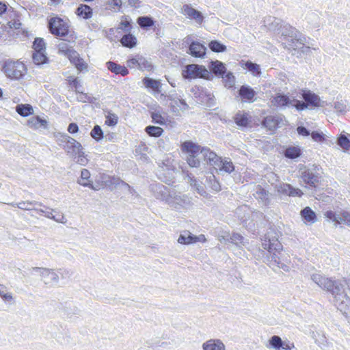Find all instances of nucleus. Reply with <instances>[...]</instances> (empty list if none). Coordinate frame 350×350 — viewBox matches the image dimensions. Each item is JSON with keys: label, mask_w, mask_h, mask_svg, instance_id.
Here are the masks:
<instances>
[{"label": "nucleus", "mask_w": 350, "mask_h": 350, "mask_svg": "<svg viewBox=\"0 0 350 350\" xmlns=\"http://www.w3.org/2000/svg\"><path fill=\"white\" fill-rule=\"evenodd\" d=\"M310 278L320 288L331 292L334 296V306L346 318H349L350 317V299L340 292L342 290V284L319 273L312 274Z\"/></svg>", "instance_id": "f257e3e1"}, {"label": "nucleus", "mask_w": 350, "mask_h": 350, "mask_svg": "<svg viewBox=\"0 0 350 350\" xmlns=\"http://www.w3.org/2000/svg\"><path fill=\"white\" fill-rule=\"evenodd\" d=\"M262 247L264 250L262 251L263 261L275 271V265H279L281 260L282 245L277 238L266 234Z\"/></svg>", "instance_id": "f03ea898"}, {"label": "nucleus", "mask_w": 350, "mask_h": 350, "mask_svg": "<svg viewBox=\"0 0 350 350\" xmlns=\"http://www.w3.org/2000/svg\"><path fill=\"white\" fill-rule=\"evenodd\" d=\"M279 33L281 34L284 40L291 42L288 44V49L293 48L295 49L297 43L304 44L306 41V37L303 36L299 31L287 23H283L281 27H280Z\"/></svg>", "instance_id": "7ed1b4c3"}, {"label": "nucleus", "mask_w": 350, "mask_h": 350, "mask_svg": "<svg viewBox=\"0 0 350 350\" xmlns=\"http://www.w3.org/2000/svg\"><path fill=\"white\" fill-rule=\"evenodd\" d=\"M2 70L11 80H20L27 74L26 66L21 62L8 60L3 64Z\"/></svg>", "instance_id": "20e7f679"}, {"label": "nucleus", "mask_w": 350, "mask_h": 350, "mask_svg": "<svg viewBox=\"0 0 350 350\" xmlns=\"http://www.w3.org/2000/svg\"><path fill=\"white\" fill-rule=\"evenodd\" d=\"M183 152L187 153V162L191 167H198L200 164V159H202L200 146L191 142L187 141L181 146Z\"/></svg>", "instance_id": "39448f33"}, {"label": "nucleus", "mask_w": 350, "mask_h": 350, "mask_svg": "<svg viewBox=\"0 0 350 350\" xmlns=\"http://www.w3.org/2000/svg\"><path fill=\"white\" fill-rule=\"evenodd\" d=\"M31 272L37 273L40 275L41 281L47 287H54L59 282V276L56 269L36 267L31 268Z\"/></svg>", "instance_id": "423d86ee"}, {"label": "nucleus", "mask_w": 350, "mask_h": 350, "mask_svg": "<svg viewBox=\"0 0 350 350\" xmlns=\"http://www.w3.org/2000/svg\"><path fill=\"white\" fill-rule=\"evenodd\" d=\"M166 203L176 211L188 208L191 204V198L185 194L172 190Z\"/></svg>", "instance_id": "0eeeda50"}, {"label": "nucleus", "mask_w": 350, "mask_h": 350, "mask_svg": "<svg viewBox=\"0 0 350 350\" xmlns=\"http://www.w3.org/2000/svg\"><path fill=\"white\" fill-rule=\"evenodd\" d=\"M185 79H191L196 78L209 79L211 72L204 66L198 64H189L183 71Z\"/></svg>", "instance_id": "6e6552de"}, {"label": "nucleus", "mask_w": 350, "mask_h": 350, "mask_svg": "<svg viewBox=\"0 0 350 350\" xmlns=\"http://www.w3.org/2000/svg\"><path fill=\"white\" fill-rule=\"evenodd\" d=\"M48 27L51 33L58 37H64L69 33L67 23L59 17L51 18L49 21Z\"/></svg>", "instance_id": "1a4fd4ad"}, {"label": "nucleus", "mask_w": 350, "mask_h": 350, "mask_svg": "<svg viewBox=\"0 0 350 350\" xmlns=\"http://www.w3.org/2000/svg\"><path fill=\"white\" fill-rule=\"evenodd\" d=\"M60 141L64 149L68 153L72 154V155L78 154L79 157H81L83 154L81 144L68 135H62Z\"/></svg>", "instance_id": "9d476101"}, {"label": "nucleus", "mask_w": 350, "mask_h": 350, "mask_svg": "<svg viewBox=\"0 0 350 350\" xmlns=\"http://www.w3.org/2000/svg\"><path fill=\"white\" fill-rule=\"evenodd\" d=\"M167 97L168 100L170 101V105L174 112L188 109L189 105L183 99L182 96L176 91L170 92Z\"/></svg>", "instance_id": "9b49d317"}, {"label": "nucleus", "mask_w": 350, "mask_h": 350, "mask_svg": "<svg viewBox=\"0 0 350 350\" xmlns=\"http://www.w3.org/2000/svg\"><path fill=\"white\" fill-rule=\"evenodd\" d=\"M316 167L308 168L304 167L300 169L301 178L302 180L312 187H316V184L319 182V176L316 172Z\"/></svg>", "instance_id": "f8f14e48"}, {"label": "nucleus", "mask_w": 350, "mask_h": 350, "mask_svg": "<svg viewBox=\"0 0 350 350\" xmlns=\"http://www.w3.org/2000/svg\"><path fill=\"white\" fill-rule=\"evenodd\" d=\"M324 215L335 225L345 224L350 226V213L347 211L336 213L332 211H327Z\"/></svg>", "instance_id": "ddd939ff"}, {"label": "nucleus", "mask_w": 350, "mask_h": 350, "mask_svg": "<svg viewBox=\"0 0 350 350\" xmlns=\"http://www.w3.org/2000/svg\"><path fill=\"white\" fill-rule=\"evenodd\" d=\"M149 189L157 199L167 202L172 190L161 183H154L150 185Z\"/></svg>", "instance_id": "4468645a"}, {"label": "nucleus", "mask_w": 350, "mask_h": 350, "mask_svg": "<svg viewBox=\"0 0 350 350\" xmlns=\"http://www.w3.org/2000/svg\"><path fill=\"white\" fill-rule=\"evenodd\" d=\"M293 101L287 95L280 93L275 94L270 99L271 106L280 109H284L293 105Z\"/></svg>", "instance_id": "2eb2a0df"}, {"label": "nucleus", "mask_w": 350, "mask_h": 350, "mask_svg": "<svg viewBox=\"0 0 350 350\" xmlns=\"http://www.w3.org/2000/svg\"><path fill=\"white\" fill-rule=\"evenodd\" d=\"M186 42H190L189 47V53L195 57H204L206 55V46L196 41H192L191 37L188 36L186 38Z\"/></svg>", "instance_id": "dca6fc26"}, {"label": "nucleus", "mask_w": 350, "mask_h": 350, "mask_svg": "<svg viewBox=\"0 0 350 350\" xmlns=\"http://www.w3.org/2000/svg\"><path fill=\"white\" fill-rule=\"evenodd\" d=\"M182 12L188 18L194 20L198 24H201L203 22L204 16L202 14L200 11L192 8L190 5H183Z\"/></svg>", "instance_id": "f3484780"}, {"label": "nucleus", "mask_w": 350, "mask_h": 350, "mask_svg": "<svg viewBox=\"0 0 350 350\" xmlns=\"http://www.w3.org/2000/svg\"><path fill=\"white\" fill-rule=\"evenodd\" d=\"M301 97L308 105V107L321 106L320 97L310 90H301Z\"/></svg>", "instance_id": "a211bd4d"}, {"label": "nucleus", "mask_w": 350, "mask_h": 350, "mask_svg": "<svg viewBox=\"0 0 350 350\" xmlns=\"http://www.w3.org/2000/svg\"><path fill=\"white\" fill-rule=\"evenodd\" d=\"M200 151L202 157L204 161H206L208 164L215 168L217 165L219 163L218 162L221 157L207 148H202L200 146Z\"/></svg>", "instance_id": "6ab92c4d"}, {"label": "nucleus", "mask_w": 350, "mask_h": 350, "mask_svg": "<svg viewBox=\"0 0 350 350\" xmlns=\"http://www.w3.org/2000/svg\"><path fill=\"white\" fill-rule=\"evenodd\" d=\"M256 94V92L247 85H242L239 90V94L244 102L253 103Z\"/></svg>", "instance_id": "aec40b11"}, {"label": "nucleus", "mask_w": 350, "mask_h": 350, "mask_svg": "<svg viewBox=\"0 0 350 350\" xmlns=\"http://www.w3.org/2000/svg\"><path fill=\"white\" fill-rule=\"evenodd\" d=\"M219 163L215 167V170H219L220 172H225L226 173L230 174L234 170V166L231 161V159L229 158L225 157L222 159L221 157Z\"/></svg>", "instance_id": "412c9836"}, {"label": "nucleus", "mask_w": 350, "mask_h": 350, "mask_svg": "<svg viewBox=\"0 0 350 350\" xmlns=\"http://www.w3.org/2000/svg\"><path fill=\"white\" fill-rule=\"evenodd\" d=\"M282 118L277 116H268L262 121V125L269 131L275 130L279 125Z\"/></svg>", "instance_id": "4be33fe9"}, {"label": "nucleus", "mask_w": 350, "mask_h": 350, "mask_svg": "<svg viewBox=\"0 0 350 350\" xmlns=\"http://www.w3.org/2000/svg\"><path fill=\"white\" fill-rule=\"evenodd\" d=\"M300 215L306 223L314 224L317 221L316 213L309 206L303 208Z\"/></svg>", "instance_id": "5701e85b"}, {"label": "nucleus", "mask_w": 350, "mask_h": 350, "mask_svg": "<svg viewBox=\"0 0 350 350\" xmlns=\"http://www.w3.org/2000/svg\"><path fill=\"white\" fill-rule=\"evenodd\" d=\"M204 350H225V345L219 340L211 339L202 345Z\"/></svg>", "instance_id": "b1692460"}, {"label": "nucleus", "mask_w": 350, "mask_h": 350, "mask_svg": "<svg viewBox=\"0 0 350 350\" xmlns=\"http://www.w3.org/2000/svg\"><path fill=\"white\" fill-rule=\"evenodd\" d=\"M242 68L248 70L254 77H259L261 75L260 66L251 61L241 63Z\"/></svg>", "instance_id": "393cba45"}, {"label": "nucleus", "mask_w": 350, "mask_h": 350, "mask_svg": "<svg viewBox=\"0 0 350 350\" xmlns=\"http://www.w3.org/2000/svg\"><path fill=\"white\" fill-rule=\"evenodd\" d=\"M107 68L112 72L118 75L120 74L122 76H126L129 74L128 69L123 66L113 62H107Z\"/></svg>", "instance_id": "a878e982"}, {"label": "nucleus", "mask_w": 350, "mask_h": 350, "mask_svg": "<svg viewBox=\"0 0 350 350\" xmlns=\"http://www.w3.org/2000/svg\"><path fill=\"white\" fill-rule=\"evenodd\" d=\"M210 70L217 76H223L226 71L224 64L219 61L211 62L209 66Z\"/></svg>", "instance_id": "bb28decb"}, {"label": "nucleus", "mask_w": 350, "mask_h": 350, "mask_svg": "<svg viewBox=\"0 0 350 350\" xmlns=\"http://www.w3.org/2000/svg\"><path fill=\"white\" fill-rule=\"evenodd\" d=\"M283 21L278 18L269 16L265 21V25L268 27L269 29L275 31L280 30V27L283 24Z\"/></svg>", "instance_id": "cd10ccee"}, {"label": "nucleus", "mask_w": 350, "mask_h": 350, "mask_svg": "<svg viewBox=\"0 0 350 350\" xmlns=\"http://www.w3.org/2000/svg\"><path fill=\"white\" fill-rule=\"evenodd\" d=\"M77 16L83 19H89L92 16V9L86 4H81L76 10Z\"/></svg>", "instance_id": "c85d7f7f"}, {"label": "nucleus", "mask_w": 350, "mask_h": 350, "mask_svg": "<svg viewBox=\"0 0 350 350\" xmlns=\"http://www.w3.org/2000/svg\"><path fill=\"white\" fill-rule=\"evenodd\" d=\"M269 192L260 185L256 187L255 193H254V197L256 199L261 200L264 205H267L269 202Z\"/></svg>", "instance_id": "c756f323"}, {"label": "nucleus", "mask_w": 350, "mask_h": 350, "mask_svg": "<svg viewBox=\"0 0 350 350\" xmlns=\"http://www.w3.org/2000/svg\"><path fill=\"white\" fill-rule=\"evenodd\" d=\"M137 23L142 29L148 30L154 25V21L150 16H144L137 18Z\"/></svg>", "instance_id": "7c9ffc66"}, {"label": "nucleus", "mask_w": 350, "mask_h": 350, "mask_svg": "<svg viewBox=\"0 0 350 350\" xmlns=\"http://www.w3.org/2000/svg\"><path fill=\"white\" fill-rule=\"evenodd\" d=\"M28 125L34 129H46L47 126V122L46 120L41 119L38 116H33L28 120Z\"/></svg>", "instance_id": "2f4dec72"}, {"label": "nucleus", "mask_w": 350, "mask_h": 350, "mask_svg": "<svg viewBox=\"0 0 350 350\" xmlns=\"http://www.w3.org/2000/svg\"><path fill=\"white\" fill-rule=\"evenodd\" d=\"M248 116L247 113L239 111L234 116V122L239 126L245 127L249 124Z\"/></svg>", "instance_id": "473e14b6"}, {"label": "nucleus", "mask_w": 350, "mask_h": 350, "mask_svg": "<svg viewBox=\"0 0 350 350\" xmlns=\"http://www.w3.org/2000/svg\"><path fill=\"white\" fill-rule=\"evenodd\" d=\"M120 42L122 44V46L128 48H133L137 44V39L136 38L130 33L125 34L122 36V38L120 40Z\"/></svg>", "instance_id": "72a5a7b5"}, {"label": "nucleus", "mask_w": 350, "mask_h": 350, "mask_svg": "<svg viewBox=\"0 0 350 350\" xmlns=\"http://www.w3.org/2000/svg\"><path fill=\"white\" fill-rule=\"evenodd\" d=\"M143 82L146 88H150L157 92H161L160 89L161 87V84L159 81L153 79L152 78L145 77L143 79Z\"/></svg>", "instance_id": "f704fd0d"}, {"label": "nucleus", "mask_w": 350, "mask_h": 350, "mask_svg": "<svg viewBox=\"0 0 350 350\" xmlns=\"http://www.w3.org/2000/svg\"><path fill=\"white\" fill-rule=\"evenodd\" d=\"M15 205L20 209L30 211L33 210L35 206H42V204L37 201H22L16 203Z\"/></svg>", "instance_id": "c9c22d12"}, {"label": "nucleus", "mask_w": 350, "mask_h": 350, "mask_svg": "<svg viewBox=\"0 0 350 350\" xmlns=\"http://www.w3.org/2000/svg\"><path fill=\"white\" fill-rule=\"evenodd\" d=\"M16 111L19 115L26 117L33 113V108L29 104H20L16 106Z\"/></svg>", "instance_id": "e433bc0d"}, {"label": "nucleus", "mask_w": 350, "mask_h": 350, "mask_svg": "<svg viewBox=\"0 0 350 350\" xmlns=\"http://www.w3.org/2000/svg\"><path fill=\"white\" fill-rule=\"evenodd\" d=\"M178 243L181 244H190L196 243V235L192 234L189 232H184L181 234L178 239Z\"/></svg>", "instance_id": "4c0bfd02"}, {"label": "nucleus", "mask_w": 350, "mask_h": 350, "mask_svg": "<svg viewBox=\"0 0 350 350\" xmlns=\"http://www.w3.org/2000/svg\"><path fill=\"white\" fill-rule=\"evenodd\" d=\"M32 59L33 63L38 66L44 64L48 62V57L46 56L44 52L33 53Z\"/></svg>", "instance_id": "58836bf2"}, {"label": "nucleus", "mask_w": 350, "mask_h": 350, "mask_svg": "<svg viewBox=\"0 0 350 350\" xmlns=\"http://www.w3.org/2000/svg\"><path fill=\"white\" fill-rule=\"evenodd\" d=\"M301 155V149L298 147L291 146L284 151V156L288 159H295Z\"/></svg>", "instance_id": "ea45409f"}, {"label": "nucleus", "mask_w": 350, "mask_h": 350, "mask_svg": "<svg viewBox=\"0 0 350 350\" xmlns=\"http://www.w3.org/2000/svg\"><path fill=\"white\" fill-rule=\"evenodd\" d=\"M225 87L232 88L235 83V77L231 72H226L221 76Z\"/></svg>", "instance_id": "a19ab883"}, {"label": "nucleus", "mask_w": 350, "mask_h": 350, "mask_svg": "<svg viewBox=\"0 0 350 350\" xmlns=\"http://www.w3.org/2000/svg\"><path fill=\"white\" fill-rule=\"evenodd\" d=\"M145 131L149 136L157 137L161 135L163 130L159 126L150 125L146 127Z\"/></svg>", "instance_id": "79ce46f5"}, {"label": "nucleus", "mask_w": 350, "mask_h": 350, "mask_svg": "<svg viewBox=\"0 0 350 350\" xmlns=\"http://www.w3.org/2000/svg\"><path fill=\"white\" fill-rule=\"evenodd\" d=\"M208 46L211 51L217 53L224 52L226 50V46L217 40L211 41Z\"/></svg>", "instance_id": "37998d69"}, {"label": "nucleus", "mask_w": 350, "mask_h": 350, "mask_svg": "<svg viewBox=\"0 0 350 350\" xmlns=\"http://www.w3.org/2000/svg\"><path fill=\"white\" fill-rule=\"evenodd\" d=\"M91 137L99 142L103 138V131L99 125H95L90 132Z\"/></svg>", "instance_id": "c03bdc74"}, {"label": "nucleus", "mask_w": 350, "mask_h": 350, "mask_svg": "<svg viewBox=\"0 0 350 350\" xmlns=\"http://www.w3.org/2000/svg\"><path fill=\"white\" fill-rule=\"evenodd\" d=\"M337 144L345 150H349L350 148V140L345 135L341 134L338 137Z\"/></svg>", "instance_id": "a18cd8bd"}, {"label": "nucleus", "mask_w": 350, "mask_h": 350, "mask_svg": "<svg viewBox=\"0 0 350 350\" xmlns=\"http://www.w3.org/2000/svg\"><path fill=\"white\" fill-rule=\"evenodd\" d=\"M33 53L37 52H44L45 51V43L42 38H36L33 43Z\"/></svg>", "instance_id": "49530a36"}, {"label": "nucleus", "mask_w": 350, "mask_h": 350, "mask_svg": "<svg viewBox=\"0 0 350 350\" xmlns=\"http://www.w3.org/2000/svg\"><path fill=\"white\" fill-rule=\"evenodd\" d=\"M106 4V9L113 10L116 12L121 8L122 0H107Z\"/></svg>", "instance_id": "de8ad7c7"}, {"label": "nucleus", "mask_w": 350, "mask_h": 350, "mask_svg": "<svg viewBox=\"0 0 350 350\" xmlns=\"http://www.w3.org/2000/svg\"><path fill=\"white\" fill-rule=\"evenodd\" d=\"M269 345L275 349H280L281 347H283V341L280 336H273L269 340Z\"/></svg>", "instance_id": "09e8293b"}, {"label": "nucleus", "mask_w": 350, "mask_h": 350, "mask_svg": "<svg viewBox=\"0 0 350 350\" xmlns=\"http://www.w3.org/2000/svg\"><path fill=\"white\" fill-rule=\"evenodd\" d=\"M56 270L59 274V278H61L62 280L68 279L73 274V271L69 269L62 268V269H57Z\"/></svg>", "instance_id": "8fccbe9b"}, {"label": "nucleus", "mask_w": 350, "mask_h": 350, "mask_svg": "<svg viewBox=\"0 0 350 350\" xmlns=\"http://www.w3.org/2000/svg\"><path fill=\"white\" fill-rule=\"evenodd\" d=\"M293 101L292 107H294L298 111H303L308 108V105L306 104V101L299 100L297 99H291Z\"/></svg>", "instance_id": "3c124183"}, {"label": "nucleus", "mask_w": 350, "mask_h": 350, "mask_svg": "<svg viewBox=\"0 0 350 350\" xmlns=\"http://www.w3.org/2000/svg\"><path fill=\"white\" fill-rule=\"evenodd\" d=\"M118 118L114 113H109L106 116L105 124L108 126H115L118 123Z\"/></svg>", "instance_id": "603ef678"}, {"label": "nucleus", "mask_w": 350, "mask_h": 350, "mask_svg": "<svg viewBox=\"0 0 350 350\" xmlns=\"http://www.w3.org/2000/svg\"><path fill=\"white\" fill-rule=\"evenodd\" d=\"M59 53L66 55L68 53L72 48L69 46V45L64 41L59 42L57 45Z\"/></svg>", "instance_id": "864d4df0"}, {"label": "nucleus", "mask_w": 350, "mask_h": 350, "mask_svg": "<svg viewBox=\"0 0 350 350\" xmlns=\"http://www.w3.org/2000/svg\"><path fill=\"white\" fill-rule=\"evenodd\" d=\"M90 178V173L87 169H83L81 172V177L77 183L82 186H88L87 183L83 182V179H89Z\"/></svg>", "instance_id": "5fc2aeb1"}, {"label": "nucleus", "mask_w": 350, "mask_h": 350, "mask_svg": "<svg viewBox=\"0 0 350 350\" xmlns=\"http://www.w3.org/2000/svg\"><path fill=\"white\" fill-rule=\"evenodd\" d=\"M118 29H121L125 32L129 33L131 29V22L126 18L120 22Z\"/></svg>", "instance_id": "6e6d98bb"}, {"label": "nucleus", "mask_w": 350, "mask_h": 350, "mask_svg": "<svg viewBox=\"0 0 350 350\" xmlns=\"http://www.w3.org/2000/svg\"><path fill=\"white\" fill-rule=\"evenodd\" d=\"M151 117L152 121L156 124L163 125L165 123V118L158 112L152 113Z\"/></svg>", "instance_id": "4d7b16f0"}, {"label": "nucleus", "mask_w": 350, "mask_h": 350, "mask_svg": "<svg viewBox=\"0 0 350 350\" xmlns=\"http://www.w3.org/2000/svg\"><path fill=\"white\" fill-rule=\"evenodd\" d=\"M290 189L291 185L287 183L280 184L279 185L277 186L278 191L283 194L288 195Z\"/></svg>", "instance_id": "13d9d810"}, {"label": "nucleus", "mask_w": 350, "mask_h": 350, "mask_svg": "<svg viewBox=\"0 0 350 350\" xmlns=\"http://www.w3.org/2000/svg\"><path fill=\"white\" fill-rule=\"evenodd\" d=\"M336 282L342 284L341 286H342V290L340 292L343 293L349 299H350L348 297L345 289V286H347V289L350 291V278L342 280H336Z\"/></svg>", "instance_id": "bf43d9fd"}, {"label": "nucleus", "mask_w": 350, "mask_h": 350, "mask_svg": "<svg viewBox=\"0 0 350 350\" xmlns=\"http://www.w3.org/2000/svg\"><path fill=\"white\" fill-rule=\"evenodd\" d=\"M312 139L315 142H322L325 139L324 134L319 131H312L310 133Z\"/></svg>", "instance_id": "052dcab7"}, {"label": "nucleus", "mask_w": 350, "mask_h": 350, "mask_svg": "<svg viewBox=\"0 0 350 350\" xmlns=\"http://www.w3.org/2000/svg\"><path fill=\"white\" fill-rule=\"evenodd\" d=\"M55 213V215H53V217L51 219H53L54 221L62 224H65L67 220L63 213L57 212V211L56 213Z\"/></svg>", "instance_id": "680f3d73"}, {"label": "nucleus", "mask_w": 350, "mask_h": 350, "mask_svg": "<svg viewBox=\"0 0 350 350\" xmlns=\"http://www.w3.org/2000/svg\"><path fill=\"white\" fill-rule=\"evenodd\" d=\"M71 62L73 64L77 60V59H79L78 53L75 51L73 49H72L68 53H67L65 55Z\"/></svg>", "instance_id": "e2e57ef3"}, {"label": "nucleus", "mask_w": 350, "mask_h": 350, "mask_svg": "<svg viewBox=\"0 0 350 350\" xmlns=\"http://www.w3.org/2000/svg\"><path fill=\"white\" fill-rule=\"evenodd\" d=\"M334 108L337 112L341 113H345L347 111L346 105H345L342 102L337 101L334 103Z\"/></svg>", "instance_id": "0e129e2a"}, {"label": "nucleus", "mask_w": 350, "mask_h": 350, "mask_svg": "<svg viewBox=\"0 0 350 350\" xmlns=\"http://www.w3.org/2000/svg\"><path fill=\"white\" fill-rule=\"evenodd\" d=\"M146 59L144 57H140L138 59L133 58L128 61V65L131 66H141L142 64L145 63Z\"/></svg>", "instance_id": "69168bd1"}, {"label": "nucleus", "mask_w": 350, "mask_h": 350, "mask_svg": "<svg viewBox=\"0 0 350 350\" xmlns=\"http://www.w3.org/2000/svg\"><path fill=\"white\" fill-rule=\"evenodd\" d=\"M243 239V237L238 233H233L230 237V241L232 243L238 245L241 243Z\"/></svg>", "instance_id": "338daca9"}, {"label": "nucleus", "mask_w": 350, "mask_h": 350, "mask_svg": "<svg viewBox=\"0 0 350 350\" xmlns=\"http://www.w3.org/2000/svg\"><path fill=\"white\" fill-rule=\"evenodd\" d=\"M297 131L299 135L308 137L310 135V131L304 126H299L297 128Z\"/></svg>", "instance_id": "774afa93"}]
</instances>
